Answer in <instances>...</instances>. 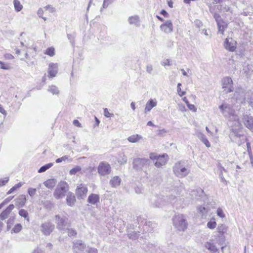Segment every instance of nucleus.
<instances>
[{
  "label": "nucleus",
  "instance_id": "obj_32",
  "mask_svg": "<svg viewBox=\"0 0 253 253\" xmlns=\"http://www.w3.org/2000/svg\"><path fill=\"white\" fill-rule=\"evenodd\" d=\"M246 101H247L249 106H253V94L252 92H247L246 94Z\"/></svg>",
  "mask_w": 253,
  "mask_h": 253
},
{
  "label": "nucleus",
  "instance_id": "obj_13",
  "mask_svg": "<svg viewBox=\"0 0 253 253\" xmlns=\"http://www.w3.org/2000/svg\"><path fill=\"white\" fill-rule=\"evenodd\" d=\"M87 191V188L85 185L80 184L78 185L76 190V194L78 199H84L86 196Z\"/></svg>",
  "mask_w": 253,
  "mask_h": 253
},
{
  "label": "nucleus",
  "instance_id": "obj_40",
  "mask_svg": "<svg viewBox=\"0 0 253 253\" xmlns=\"http://www.w3.org/2000/svg\"><path fill=\"white\" fill-rule=\"evenodd\" d=\"M0 68L3 70H8L11 69V67L9 64L0 61Z\"/></svg>",
  "mask_w": 253,
  "mask_h": 253
},
{
  "label": "nucleus",
  "instance_id": "obj_60",
  "mask_svg": "<svg viewBox=\"0 0 253 253\" xmlns=\"http://www.w3.org/2000/svg\"><path fill=\"white\" fill-rule=\"evenodd\" d=\"M73 123L74 125L76 126H78L79 127H82L81 124L77 120H74Z\"/></svg>",
  "mask_w": 253,
  "mask_h": 253
},
{
  "label": "nucleus",
  "instance_id": "obj_50",
  "mask_svg": "<svg viewBox=\"0 0 253 253\" xmlns=\"http://www.w3.org/2000/svg\"><path fill=\"white\" fill-rule=\"evenodd\" d=\"M104 115L107 118H110L114 116V114L110 113L107 108L104 109Z\"/></svg>",
  "mask_w": 253,
  "mask_h": 253
},
{
  "label": "nucleus",
  "instance_id": "obj_46",
  "mask_svg": "<svg viewBox=\"0 0 253 253\" xmlns=\"http://www.w3.org/2000/svg\"><path fill=\"white\" fill-rule=\"evenodd\" d=\"M216 226V223L214 221H210L207 223V227L211 229H213Z\"/></svg>",
  "mask_w": 253,
  "mask_h": 253
},
{
  "label": "nucleus",
  "instance_id": "obj_35",
  "mask_svg": "<svg viewBox=\"0 0 253 253\" xmlns=\"http://www.w3.org/2000/svg\"><path fill=\"white\" fill-rule=\"evenodd\" d=\"M53 166V164L50 163L44 166H42L38 170L39 173H42L45 171L47 169L51 168Z\"/></svg>",
  "mask_w": 253,
  "mask_h": 253
},
{
  "label": "nucleus",
  "instance_id": "obj_6",
  "mask_svg": "<svg viewBox=\"0 0 253 253\" xmlns=\"http://www.w3.org/2000/svg\"><path fill=\"white\" fill-rule=\"evenodd\" d=\"M150 164L151 161L148 159L136 158L133 159L132 167L134 169L140 171L148 168Z\"/></svg>",
  "mask_w": 253,
  "mask_h": 253
},
{
  "label": "nucleus",
  "instance_id": "obj_20",
  "mask_svg": "<svg viewBox=\"0 0 253 253\" xmlns=\"http://www.w3.org/2000/svg\"><path fill=\"white\" fill-rule=\"evenodd\" d=\"M15 205L19 207H23L27 201L26 196L22 194L20 195L15 200Z\"/></svg>",
  "mask_w": 253,
  "mask_h": 253
},
{
  "label": "nucleus",
  "instance_id": "obj_33",
  "mask_svg": "<svg viewBox=\"0 0 253 253\" xmlns=\"http://www.w3.org/2000/svg\"><path fill=\"white\" fill-rule=\"evenodd\" d=\"M13 4L15 10L16 12L20 11L23 8V5L21 4L19 0H14Z\"/></svg>",
  "mask_w": 253,
  "mask_h": 253
},
{
  "label": "nucleus",
  "instance_id": "obj_56",
  "mask_svg": "<svg viewBox=\"0 0 253 253\" xmlns=\"http://www.w3.org/2000/svg\"><path fill=\"white\" fill-rule=\"evenodd\" d=\"M175 196H172V195H171L170 196H169V198L168 199V200L167 202V203L168 202H169V203H174L175 200Z\"/></svg>",
  "mask_w": 253,
  "mask_h": 253
},
{
  "label": "nucleus",
  "instance_id": "obj_28",
  "mask_svg": "<svg viewBox=\"0 0 253 253\" xmlns=\"http://www.w3.org/2000/svg\"><path fill=\"white\" fill-rule=\"evenodd\" d=\"M128 21L131 25H134L136 26L139 25V18L137 15L132 16L128 18Z\"/></svg>",
  "mask_w": 253,
  "mask_h": 253
},
{
  "label": "nucleus",
  "instance_id": "obj_38",
  "mask_svg": "<svg viewBox=\"0 0 253 253\" xmlns=\"http://www.w3.org/2000/svg\"><path fill=\"white\" fill-rule=\"evenodd\" d=\"M81 169H82V168H81V167L80 166H77L75 168L72 169L70 170L69 173H70V175H75L77 172H80L81 170Z\"/></svg>",
  "mask_w": 253,
  "mask_h": 253
},
{
  "label": "nucleus",
  "instance_id": "obj_24",
  "mask_svg": "<svg viewBox=\"0 0 253 253\" xmlns=\"http://www.w3.org/2000/svg\"><path fill=\"white\" fill-rule=\"evenodd\" d=\"M217 25L218 26V32L223 35L225 30L227 27V23L223 20L217 21Z\"/></svg>",
  "mask_w": 253,
  "mask_h": 253
},
{
  "label": "nucleus",
  "instance_id": "obj_62",
  "mask_svg": "<svg viewBox=\"0 0 253 253\" xmlns=\"http://www.w3.org/2000/svg\"><path fill=\"white\" fill-rule=\"evenodd\" d=\"M162 65L164 66H170L171 64L170 63V60L169 59H167L165 62H163L162 63Z\"/></svg>",
  "mask_w": 253,
  "mask_h": 253
},
{
  "label": "nucleus",
  "instance_id": "obj_1",
  "mask_svg": "<svg viewBox=\"0 0 253 253\" xmlns=\"http://www.w3.org/2000/svg\"><path fill=\"white\" fill-rule=\"evenodd\" d=\"M219 109L222 112V114L226 118H227L230 122H234V125L237 127V129L241 127V124L239 121V118L235 114V110L228 104H223L219 107Z\"/></svg>",
  "mask_w": 253,
  "mask_h": 253
},
{
  "label": "nucleus",
  "instance_id": "obj_14",
  "mask_svg": "<svg viewBox=\"0 0 253 253\" xmlns=\"http://www.w3.org/2000/svg\"><path fill=\"white\" fill-rule=\"evenodd\" d=\"M242 122L246 127L251 130H253V117L250 115L244 114Z\"/></svg>",
  "mask_w": 253,
  "mask_h": 253
},
{
  "label": "nucleus",
  "instance_id": "obj_11",
  "mask_svg": "<svg viewBox=\"0 0 253 253\" xmlns=\"http://www.w3.org/2000/svg\"><path fill=\"white\" fill-rule=\"evenodd\" d=\"M40 228L42 233L45 236H48L53 231L55 226L51 222L46 221L42 223Z\"/></svg>",
  "mask_w": 253,
  "mask_h": 253
},
{
  "label": "nucleus",
  "instance_id": "obj_5",
  "mask_svg": "<svg viewBox=\"0 0 253 253\" xmlns=\"http://www.w3.org/2000/svg\"><path fill=\"white\" fill-rule=\"evenodd\" d=\"M69 190V186L65 181H60L53 193V196L56 199L63 198Z\"/></svg>",
  "mask_w": 253,
  "mask_h": 253
},
{
  "label": "nucleus",
  "instance_id": "obj_47",
  "mask_svg": "<svg viewBox=\"0 0 253 253\" xmlns=\"http://www.w3.org/2000/svg\"><path fill=\"white\" fill-rule=\"evenodd\" d=\"M37 189L33 188H29L28 189V193L31 197H33L36 193Z\"/></svg>",
  "mask_w": 253,
  "mask_h": 253
},
{
  "label": "nucleus",
  "instance_id": "obj_7",
  "mask_svg": "<svg viewBox=\"0 0 253 253\" xmlns=\"http://www.w3.org/2000/svg\"><path fill=\"white\" fill-rule=\"evenodd\" d=\"M97 170L99 174L101 176H106L111 173L112 169L110 165L106 162H102L99 163Z\"/></svg>",
  "mask_w": 253,
  "mask_h": 253
},
{
  "label": "nucleus",
  "instance_id": "obj_3",
  "mask_svg": "<svg viewBox=\"0 0 253 253\" xmlns=\"http://www.w3.org/2000/svg\"><path fill=\"white\" fill-rule=\"evenodd\" d=\"M149 158L154 162L155 161L154 165L158 168L166 165L169 160V156L167 154L160 155L155 153H151L149 154Z\"/></svg>",
  "mask_w": 253,
  "mask_h": 253
},
{
  "label": "nucleus",
  "instance_id": "obj_27",
  "mask_svg": "<svg viewBox=\"0 0 253 253\" xmlns=\"http://www.w3.org/2000/svg\"><path fill=\"white\" fill-rule=\"evenodd\" d=\"M142 139V136L139 134H133L129 136L127 139L130 143H137Z\"/></svg>",
  "mask_w": 253,
  "mask_h": 253
},
{
  "label": "nucleus",
  "instance_id": "obj_41",
  "mask_svg": "<svg viewBox=\"0 0 253 253\" xmlns=\"http://www.w3.org/2000/svg\"><path fill=\"white\" fill-rule=\"evenodd\" d=\"M139 235V234L138 233H137L136 232H133L128 233L127 234L128 237L130 239H132V240L137 239L138 238Z\"/></svg>",
  "mask_w": 253,
  "mask_h": 253
},
{
  "label": "nucleus",
  "instance_id": "obj_4",
  "mask_svg": "<svg viewBox=\"0 0 253 253\" xmlns=\"http://www.w3.org/2000/svg\"><path fill=\"white\" fill-rule=\"evenodd\" d=\"M173 223L174 227L180 231H184L188 225L185 216L182 214L174 216Z\"/></svg>",
  "mask_w": 253,
  "mask_h": 253
},
{
  "label": "nucleus",
  "instance_id": "obj_53",
  "mask_svg": "<svg viewBox=\"0 0 253 253\" xmlns=\"http://www.w3.org/2000/svg\"><path fill=\"white\" fill-rule=\"evenodd\" d=\"M37 14L40 17L43 19L44 21H45L46 20V17L42 16V15L43 14V10H42V8H40L39 9Z\"/></svg>",
  "mask_w": 253,
  "mask_h": 253
},
{
  "label": "nucleus",
  "instance_id": "obj_29",
  "mask_svg": "<svg viewBox=\"0 0 253 253\" xmlns=\"http://www.w3.org/2000/svg\"><path fill=\"white\" fill-rule=\"evenodd\" d=\"M205 247L207 249L213 253H215L217 252L216 247L212 243L207 242L205 243Z\"/></svg>",
  "mask_w": 253,
  "mask_h": 253
},
{
  "label": "nucleus",
  "instance_id": "obj_21",
  "mask_svg": "<svg viewBox=\"0 0 253 253\" xmlns=\"http://www.w3.org/2000/svg\"><path fill=\"white\" fill-rule=\"evenodd\" d=\"M76 201V199L74 194L71 192L68 193L66 198L67 205L70 207H72L74 206Z\"/></svg>",
  "mask_w": 253,
  "mask_h": 253
},
{
  "label": "nucleus",
  "instance_id": "obj_48",
  "mask_svg": "<svg viewBox=\"0 0 253 253\" xmlns=\"http://www.w3.org/2000/svg\"><path fill=\"white\" fill-rule=\"evenodd\" d=\"M181 83H178L177 84V92H178V93L179 94V95L180 96H182L183 95H185L186 92L185 91H181L182 90V89H181Z\"/></svg>",
  "mask_w": 253,
  "mask_h": 253
},
{
  "label": "nucleus",
  "instance_id": "obj_34",
  "mask_svg": "<svg viewBox=\"0 0 253 253\" xmlns=\"http://www.w3.org/2000/svg\"><path fill=\"white\" fill-rule=\"evenodd\" d=\"M23 184L24 183L23 182H19L16 184L14 186H13L11 189H10V190L7 192V194L9 195L11 194L14 191L20 188Z\"/></svg>",
  "mask_w": 253,
  "mask_h": 253
},
{
  "label": "nucleus",
  "instance_id": "obj_39",
  "mask_svg": "<svg viewBox=\"0 0 253 253\" xmlns=\"http://www.w3.org/2000/svg\"><path fill=\"white\" fill-rule=\"evenodd\" d=\"M44 54L50 56H53L55 54V49L53 47H48L45 51Z\"/></svg>",
  "mask_w": 253,
  "mask_h": 253
},
{
  "label": "nucleus",
  "instance_id": "obj_37",
  "mask_svg": "<svg viewBox=\"0 0 253 253\" xmlns=\"http://www.w3.org/2000/svg\"><path fill=\"white\" fill-rule=\"evenodd\" d=\"M48 90L51 92L53 94H57L59 93V90L58 89V88L54 85H52L51 86H49L48 87Z\"/></svg>",
  "mask_w": 253,
  "mask_h": 253
},
{
  "label": "nucleus",
  "instance_id": "obj_57",
  "mask_svg": "<svg viewBox=\"0 0 253 253\" xmlns=\"http://www.w3.org/2000/svg\"><path fill=\"white\" fill-rule=\"evenodd\" d=\"M221 10H223V11H226V12L230 11V12H231L230 7L227 5H221Z\"/></svg>",
  "mask_w": 253,
  "mask_h": 253
},
{
  "label": "nucleus",
  "instance_id": "obj_58",
  "mask_svg": "<svg viewBox=\"0 0 253 253\" xmlns=\"http://www.w3.org/2000/svg\"><path fill=\"white\" fill-rule=\"evenodd\" d=\"M187 107L190 110H192L194 112H196V111H197V108L193 104H188V105H187Z\"/></svg>",
  "mask_w": 253,
  "mask_h": 253
},
{
  "label": "nucleus",
  "instance_id": "obj_18",
  "mask_svg": "<svg viewBox=\"0 0 253 253\" xmlns=\"http://www.w3.org/2000/svg\"><path fill=\"white\" fill-rule=\"evenodd\" d=\"M162 31L166 33H170L173 31V25L171 21L167 20L160 26Z\"/></svg>",
  "mask_w": 253,
  "mask_h": 253
},
{
  "label": "nucleus",
  "instance_id": "obj_64",
  "mask_svg": "<svg viewBox=\"0 0 253 253\" xmlns=\"http://www.w3.org/2000/svg\"><path fill=\"white\" fill-rule=\"evenodd\" d=\"M32 253H43V252L39 248L35 249Z\"/></svg>",
  "mask_w": 253,
  "mask_h": 253
},
{
  "label": "nucleus",
  "instance_id": "obj_2",
  "mask_svg": "<svg viewBox=\"0 0 253 253\" xmlns=\"http://www.w3.org/2000/svg\"><path fill=\"white\" fill-rule=\"evenodd\" d=\"M173 172L178 178H183L187 176L190 172L189 167L185 166L184 161H180L176 162L173 167Z\"/></svg>",
  "mask_w": 253,
  "mask_h": 253
},
{
  "label": "nucleus",
  "instance_id": "obj_36",
  "mask_svg": "<svg viewBox=\"0 0 253 253\" xmlns=\"http://www.w3.org/2000/svg\"><path fill=\"white\" fill-rule=\"evenodd\" d=\"M19 214L21 216L23 217L25 219H26L27 221H29V218L28 217V213L27 211H26L24 209H21L19 211Z\"/></svg>",
  "mask_w": 253,
  "mask_h": 253
},
{
  "label": "nucleus",
  "instance_id": "obj_44",
  "mask_svg": "<svg viewBox=\"0 0 253 253\" xmlns=\"http://www.w3.org/2000/svg\"><path fill=\"white\" fill-rule=\"evenodd\" d=\"M127 160V157L124 154H123L121 158L118 159V163L121 165L124 164L126 163Z\"/></svg>",
  "mask_w": 253,
  "mask_h": 253
},
{
  "label": "nucleus",
  "instance_id": "obj_9",
  "mask_svg": "<svg viewBox=\"0 0 253 253\" xmlns=\"http://www.w3.org/2000/svg\"><path fill=\"white\" fill-rule=\"evenodd\" d=\"M151 205L155 208H162L166 205L167 202L165 199L161 196H153L150 199Z\"/></svg>",
  "mask_w": 253,
  "mask_h": 253
},
{
  "label": "nucleus",
  "instance_id": "obj_25",
  "mask_svg": "<svg viewBox=\"0 0 253 253\" xmlns=\"http://www.w3.org/2000/svg\"><path fill=\"white\" fill-rule=\"evenodd\" d=\"M121 179L118 176H115L110 181V184L113 187H117L120 185Z\"/></svg>",
  "mask_w": 253,
  "mask_h": 253
},
{
  "label": "nucleus",
  "instance_id": "obj_12",
  "mask_svg": "<svg viewBox=\"0 0 253 253\" xmlns=\"http://www.w3.org/2000/svg\"><path fill=\"white\" fill-rule=\"evenodd\" d=\"M247 94V92H245L243 88L239 87L235 90L234 98L239 103H245L246 99L245 97Z\"/></svg>",
  "mask_w": 253,
  "mask_h": 253
},
{
  "label": "nucleus",
  "instance_id": "obj_16",
  "mask_svg": "<svg viewBox=\"0 0 253 253\" xmlns=\"http://www.w3.org/2000/svg\"><path fill=\"white\" fill-rule=\"evenodd\" d=\"M73 244V248L77 253H80V252H82L83 253L87 248L82 240H76Z\"/></svg>",
  "mask_w": 253,
  "mask_h": 253
},
{
  "label": "nucleus",
  "instance_id": "obj_54",
  "mask_svg": "<svg viewBox=\"0 0 253 253\" xmlns=\"http://www.w3.org/2000/svg\"><path fill=\"white\" fill-rule=\"evenodd\" d=\"M8 177H5L3 179H0V186L5 185L8 181Z\"/></svg>",
  "mask_w": 253,
  "mask_h": 253
},
{
  "label": "nucleus",
  "instance_id": "obj_49",
  "mask_svg": "<svg viewBox=\"0 0 253 253\" xmlns=\"http://www.w3.org/2000/svg\"><path fill=\"white\" fill-rule=\"evenodd\" d=\"M67 233L69 236H75L77 235V232L75 230L70 228L67 229Z\"/></svg>",
  "mask_w": 253,
  "mask_h": 253
},
{
  "label": "nucleus",
  "instance_id": "obj_52",
  "mask_svg": "<svg viewBox=\"0 0 253 253\" xmlns=\"http://www.w3.org/2000/svg\"><path fill=\"white\" fill-rule=\"evenodd\" d=\"M69 157L68 156H64L61 158H58L56 160V162L57 163H59L62 162V161H65L66 160H68Z\"/></svg>",
  "mask_w": 253,
  "mask_h": 253
},
{
  "label": "nucleus",
  "instance_id": "obj_31",
  "mask_svg": "<svg viewBox=\"0 0 253 253\" xmlns=\"http://www.w3.org/2000/svg\"><path fill=\"white\" fill-rule=\"evenodd\" d=\"M227 230V227L225 225L223 224H219L217 227V232L221 235H223L225 233H226Z\"/></svg>",
  "mask_w": 253,
  "mask_h": 253
},
{
  "label": "nucleus",
  "instance_id": "obj_26",
  "mask_svg": "<svg viewBox=\"0 0 253 253\" xmlns=\"http://www.w3.org/2000/svg\"><path fill=\"white\" fill-rule=\"evenodd\" d=\"M197 137L200 139L202 142L207 147H210L211 146V144L209 140L206 138V136L202 132H198L197 134Z\"/></svg>",
  "mask_w": 253,
  "mask_h": 253
},
{
  "label": "nucleus",
  "instance_id": "obj_42",
  "mask_svg": "<svg viewBox=\"0 0 253 253\" xmlns=\"http://www.w3.org/2000/svg\"><path fill=\"white\" fill-rule=\"evenodd\" d=\"M198 212L202 214L203 215H205L208 212V209L205 207L200 206L197 207Z\"/></svg>",
  "mask_w": 253,
  "mask_h": 253
},
{
  "label": "nucleus",
  "instance_id": "obj_51",
  "mask_svg": "<svg viewBox=\"0 0 253 253\" xmlns=\"http://www.w3.org/2000/svg\"><path fill=\"white\" fill-rule=\"evenodd\" d=\"M216 213H217V215L221 218H223L225 217V214L223 212V211L220 208L217 209Z\"/></svg>",
  "mask_w": 253,
  "mask_h": 253
},
{
  "label": "nucleus",
  "instance_id": "obj_45",
  "mask_svg": "<svg viewBox=\"0 0 253 253\" xmlns=\"http://www.w3.org/2000/svg\"><path fill=\"white\" fill-rule=\"evenodd\" d=\"M21 229L22 225L20 224H17L14 226L12 231L15 233H18L21 230Z\"/></svg>",
  "mask_w": 253,
  "mask_h": 253
},
{
  "label": "nucleus",
  "instance_id": "obj_61",
  "mask_svg": "<svg viewBox=\"0 0 253 253\" xmlns=\"http://www.w3.org/2000/svg\"><path fill=\"white\" fill-rule=\"evenodd\" d=\"M4 57L6 59L12 60L14 59V56L11 54H6L4 55Z\"/></svg>",
  "mask_w": 253,
  "mask_h": 253
},
{
  "label": "nucleus",
  "instance_id": "obj_10",
  "mask_svg": "<svg viewBox=\"0 0 253 253\" xmlns=\"http://www.w3.org/2000/svg\"><path fill=\"white\" fill-rule=\"evenodd\" d=\"M57 228L60 230H64L68 224V218L66 216L61 217L59 215L55 216Z\"/></svg>",
  "mask_w": 253,
  "mask_h": 253
},
{
  "label": "nucleus",
  "instance_id": "obj_8",
  "mask_svg": "<svg viewBox=\"0 0 253 253\" xmlns=\"http://www.w3.org/2000/svg\"><path fill=\"white\" fill-rule=\"evenodd\" d=\"M233 83L231 78L226 77L222 80V86L223 92L228 93L233 91Z\"/></svg>",
  "mask_w": 253,
  "mask_h": 253
},
{
  "label": "nucleus",
  "instance_id": "obj_19",
  "mask_svg": "<svg viewBox=\"0 0 253 253\" xmlns=\"http://www.w3.org/2000/svg\"><path fill=\"white\" fill-rule=\"evenodd\" d=\"M14 208V206L13 204H10L8 206V207L2 212V213L0 215V219L1 220H3L7 218L11 212V211Z\"/></svg>",
  "mask_w": 253,
  "mask_h": 253
},
{
  "label": "nucleus",
  "instance_id": "obj_15",
  "mask_svg": "<svg viewBox=\"0 0 253 253\" xmlns=\"http://www.w3.org/2000/svg\"><path fill=\"white\" fill-rule=\"evenodd\" d=\"M224 46L229 51H234L236 48V42L232 38H226L225 40Z\"/></svg>",
  "mask_w": 253,
  "mask_h": 253
},
{
  "label": "nucleus",
  "instance_id": "obj_55",
  "mask_svg": "<svg viewBox=\"0 0 253 253\" xmlns=\"http://www.w3.org/2000/svg\"><path fill=\"white\" fill-rule=\"evenodd\" d=\"M114 0H104L103 3V8H106L108 6L113 2Z\"/></svg>",
  "mask_w": 253,
  "mask_h": 253
},
{
  "label": "nucleus",
  "instance_id": "obj_59",
  "mask_svg": "<svg viewBox=\"0 0 253 253\" xmlns=\"http://www.w3.org/2000/svg\"><path fill=\"white\" fill-rule=\"evenodd\" d=\"M0 100H1V101L2 102H4V103H9V101L6 98V97H5V96L4 95H2L1 96H0Z\"/></svg>",
  "mask_w": 253,
  "mask_h": 253
},
{
  "label": "nucleus",
  "instance_id": "obj_30",
  "mask_svg": "<svg viewBox=\"0 0 253 253\" xmlns=\"http://www.w3.org/2000/svg\"><path fill=\"white\" fill-rule=\"evenodd\" d=\"M56 180L54 179H49L44 182L43 184L48 188H52L55 186Z\"/></svg>",
  "mask_w": 253,
  "mask_h": 253
},
{
  "label": "nucleus",
  "instance_id": "obj_63",
  "mask_svg": "<svg viewBox=\"0 0 253 253\" xmlns=\"http://www.w3.org/2000/svg\"><path fill=\"white\" fill-rule=\"evenodd\" d=\"M153 70V67H152V66L151 65H148L147 66V67H146V71L149 73H151V72Z\"/></svg>",
  "mask_w": 253,
  "mask_h": 253
},
{
  "label": "nucleus",
  "instance_id": "obj_22",
  "mask_svg": "<svg viewBox=\"0 0 253 253\" xmlns=\"http://www.w3.org/2000/svg\"><path fill=\"white\" fill-rule=\"evenodd\" d=\"M99 199L100 197L99 195L91 194L87 198V202L91 205H95L99 202Z\"/></svg>",
  "mask_w": 253,
  "mask_h": 253
},
{
  "label": "nucleus",
  "instance_id": "obj_23",
  "mask_svg": "<svg viewBox=\"0 0 253 253\" xmlns=\"http://www.w3.org/2000/svg\"><path fill=\"white\" fill-rule=\"evenodd\" d=\"M157 104V102L156 101L151 99L146 104L145 107L144 109L145 113H147L151 111V110Z\"/></svg>",
  "mask_w": 253,
  "mask_h": 253
},
{
  "label": "nucleus",
  "instance_id": "obj_17",
  "mask_svg": "<svg viewBox=\"0 0 253 253\" xmlns=\"http://www.w3.org/2000/svg\"><path fill=\"white\" fill-rule=\"evenodd\" d=\"M58 70V66L57 63H49L48 68V77L51 78L56 77Z\"/></svg>",
  "mask_w": 253,
  "mask_h": 253
},
{
  "label": "nucleus",
  "instance_id": "obj_43",
  "mask_svg": "<svg viewBox=\"0 0 253 253\" xmlns=\"http://www.w3.org/2000/svg\"><path fill=\"white\" fill-rule=\"evenodd\" d=\"M97 250L94 248L87 247L86 250L83 253H97Z\"/></svg>",
  "mask_w": 253,
  "mask_h": 253
}]
</instances>
